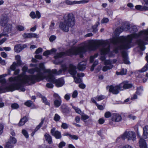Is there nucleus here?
Listing matches in <instances>:
<instances>
[{
    "label": "nucleus",
    "instance_id": "f257e3e1",
    "mask_svg": "<svg viewBox=\"0 0 148 148\" xmlns=\"http://www.w3.org/2000/svg\"><path fill=\"white\" fill-rule=\"evenodd\" d=\"M28 72L31 74H33L35 72L37 73L36 75H26L25 73H22L17 77H10L9 80L10 82H16V83L12 84L9 86H6L5 83L0 81V93L5 90L13 91L15 90H20L24 92L25 89L23 87V85L25 84L31 85L37 82H39L43 80L45 78L44 73H49V69H45L42 63L39 65V67H36L33 69H29Z\"/></svg>",
    "mask_w": 148,
    "mask_h": 148
},
{
    "label": "nucleus",
    "instance_id": "f03ea898",
    "mask_svg": "<svg viewBox=\"0 0 148 148\" xmlns=\"http://www.w3.org/2000/svg\"><path fill=\"white\" fill-rule=\"evenodd\" d=\"M127 30L130 32L134 33L131 35L128 36L127 37H119L114 38L112 39V42L114 45L117 46L115 49L116 53H117L119 51L122 49H125L130 48L133 39L134 38H137L142 36L143 38H140L136 40V42L138 45V46L142 51H144L145 49V45L147 44V41L144 38L145 30L144 31H141L138 34L135 33L137 32L138 30L136 27L133 26L131 27L130 25L126 26Z\"/></svg>",
    "mask_w": 148,
    "mask_h": 148
},
{
    "label": "nucleus",
    "instance_id": "7ed1b4c3",
    "mask_svg": "<svg viewBox=\"0 0 148 148\" xmlns=\"http://www.w3.org/2000/svg\"><path fill=\"white\" fill-rule=\"evenodd\" d=\"M101 45L102 48L101 49V53L100 60L102 61L105 60V55L109 53L110 50V46L108 43L105 41L100 42L99 45H94L91 43H88L84 46L79 47L77 49H71L65 52H60L56 53L54 58L55 59L61 58L63 56H71L72 55L79 54L80 57L82 58L83 57V54L87 50H95L98 48L99 45Z\"/></svg>",
    "mask_w": 148,
    "mask_h": 148
},
{
    "label": "nucleus",
    "instance_id": "20e7f679",
    "mask_svg": "<svg viewBox=\"0 0 148 148\" xmlns=\"http://www.w3.org/2000/svg\"><path fill=\"white\" fill-rule=\"evenodd\" d=\"M63 21L60 22V28L62 31L67 32L69 31V27H73L75 23L74 15L72 13H67L64 15Z\"/></svg>",
    "mask_w": 148,
    "mask_h": 148
},
{
    "label": "nucleus",
    "instance_id": "39448f33",
    "mask_svg": "<svg viewBox=\"0 0 148 148\" xmlns=\"http://www.w3.org/2000/svg\"><path fill=\"white\" fill-rule=\"evenodd\" d=\"M132 86V84H129L128 82L125 81L119 85L115 86L112 85L108 86L106 87V88L109 89V92H111L114 94H117L119 93V90H123L124 89H128Z\"/></svg>",
    "mask_w": 148,
    "mask_h": 148
},
{
    "label": "nucleus",
    "instance_id": "423d86ee",
    "mask_svg": "<svg viewBox=\"0 0 148 148\" xmlns=\"http://www.w3.org/2000/svg\"><path fill=\"white\" fill-rule=\"evenodd\" d=\"M121 139L125 140L127 139V140H132L134 141L136 140V135L135 133L132 131H127L126 130L124 133L121 135L117 138L116 141H119V139Z\"/></svg>",
    "mask_w": 148,
    "mask_h": 148
},
{
    "label": "nucleus",
    "instance_id": "0eeeda50",
    "mask_svg": "<svg viewBox=\"0 0 148 148\" xmlns=\"http://www.w3.org/2000/svg\"><path fill=\"white\" fill-rule=\"evenodd\" d=\"M77 67L76 66L72 64H70L69 66V68L68 72L74 78L75 82L76 83H79L82 82V81L80 78H77L75 77V75L77 73L76 71Z\"/></svg>",
    "mask_w": 148,
    "mask_h": 148
},
{
    "label": "nucleus",
    "instance_id": "6e6552de",
    "mask_svg": "<svg viewBox=\"0 0 148 148\" xmlns=\"http://www.w3.org/2000/svg\"><path fill=\"white\" fill-rule=\"evenodd\" d=\"M121 119V117L119 114H114L112 116L111 121L109 122V124L111 125H114L116 122L120 121Z\"/></svg>",
    "mask_w": 148,
    "mask_h": 148
},
{
    "label": "nucleus",
    "instance_id": "1a4fd4ad",
    "mask_svg": "<svg viewBox=\"0 0 148 148\" xmlns=\"http://www.w3.org/2000/svg\"><path fill=\"white\" fill-rule=\"evenodd\" d=\"M8 21V18L6 14H2L0 17V25L2 27L5 26Z\"/></svg>",
    "mask_w": 148,
    "mask_h": 148
},
{
    "label": "nucleus",
    "instance_id": "9d476101",
    "mask_svg": "<svg viewBox=\"0 0 148 148\" xmlns=\"http://www.w3.org/2000/svg\"><path fill=\"white\" fill-rule=\"evenodd\" d=\"M51 134L57 139H60L62 137L60 132L58 130H56V128L55 127L51 130Z\"/></svg>",
    "mask_w": 148,
    "mask_h": 148
},
{
    "label": "nucleus",
    "instance_id": "9b49d317",
    "mask_svg": "<svg viewBox=\"0 0 148 148\" xmlns=\"http://www.w3.org/2000/svg\"><path fill=\"white\" fill-rule=\"evenodd\" d=\"M104 64L105 65L102 69L103 71H107L108 70L111 69L113 67L111 62L109 60H105L104 61Z\"/></svg>",
    "mask_w": 148,
    "mask_h": 148
},
{
    "label": "nucleus",
    "instance_id": "f8f14e48",
    "mask_svg": "<svg viewBox=\"0 0 148 148\" xmlns=\"http://www.w3.org/2000/svg\"><path fill=\"white\" fill-rule=\"evenodd\" d=\"M23 35L24 37L25 38H38V36L37 34L33 33H30L28 34L25 33Z\"/></svg>",
    "mask_w": 148,
    "mask_h": 148
},
{
    "label": "nucleus",
    "instance_id": "ddd939ff",
    "mask_svg": "<svg viewBox=\"0 0 148 148\" xmlns=\"http://www.w3.org/2000/svg\"><path fill=\"white\" fill-rule=\"evenodd\" d=\"M64 83V80L62 77L59 78L58 79H56L54 83L57 87H60L62 86Z\"/></svg>",
    "mask_w": 148,
    "mask_h": 148
},
{
    "label": "nucleus",
    "instance_id": "4468645a",
    "mask_svg": "<svg viewBox=\"0 0 148 148\" xmlns=\"http://www.w3.org/2000/svg\"><path fill=\"white\" fill-rule=\"evenodd\" d=\"M122 56L123 58V60L124 63L126 64H129L130 62L128 60L127 54L126 52L123 51L122 53Z\"/></svg>",
    "mask_w": 148,
    "mask_h": 148
},
{
    "label": "nucleus",
    "instance_id": "2eb2a0df",
    "mask_svg": "<svg viewBox=\"0 0 148 148\" xmlns=\"http://www.w3.org/2000/svg\"><path fill=\"white\" fill-rule=\"evenodd\" d=\"M51 71H50V72L48 73L49 74L47 76V79L49 82L54 83L56 79H55L54 76L51 74Z\"/></svg>",
    "mask_w": 148,
    "mask_h": 148
},
{
    "label": "nucleus",
    "instance_id": "dca6fc26",
    "mask_svg": "<svg viewBox=\"0 0 148 148\" xmlns=\"http://www.w3.org/2000/svg\"><path fill=\"white\" fill-rule=\"evenodd\" d=\"M60 108L61 110L63 113L68 114L69 112V109L66 104H63L61 106Z\"/></svg>",
    "mask_w": 148,
    "mask_h": 148
},
{
    "label": "nucleus",
    "instance_id": "f3484780",
    "mask_svg": "<svg viewBox=\"0 0 148 148\" xmlns=\"http://www.w3.org/2000/svg\"><path fill=\"white\" fill-rule=\"evenodd\" d=\"M139 145L140 148H147L145 140L142 138L140 139Z\"/></svg>",
    "mask_w": 148,
    "mask_h": 148
},
{
    "label": "nucleus",
    "instance_id": "a211bd4d",
    "mask_svg": "<svg viewBox=\"0 0 148 148\" xmlns=\"http://www.w3.org/2000/svg\"><path fill=\"white\" fill-rule=\"evenodd\" d=\"M86 62H83L79 63L77 66L78 69L81 71H83L86 68Z\"/></svg>",
    "mask_w": 148,
    "mask_h": 148
},
{
    "label": "nucleus",
    "instance_id": "6ab92c4d",
    "mask_svg": "<svg viewBox=\"0 0 148 148\" xmlns=\"http://www.w3.org/2000/svg\"><path fill=\"white\" fill-rule=\"evenodd\" d=\"M28 118L26 116H24L22 118L20 119L19 123L18 124V125L19 126L23 125L28 121Z\"/></svg>",
    "mask_w": 148,
    "mask_h": 148
},
{
    "label": "nucleus",
    "instance_id": "aec40b11",
    "mask_svg": "<svg viewBox=\"0 0 148 148\" xmlns=\"http://www.w3.org/2000/svg\"><path fill=\"white\" fill-rule=\"evenodd\" d=\"M44 137L48 144H50L52 143V137L49 134L46 133L44 136Z\"/></svg>",
    "mask_w": 148,
    "mask_h": 148
},
{
    "label": "nucleus",
    "instance_id": "412c9836",
    "mask_svg": "<svg viewBox=\"0 0 148 148\" xmlns=\"http://www.w3.org/2000/svg\"><path fill=\"white\" fill-rule=\"evenodd\" d=\"M125 30H127L125 29V28L123 26H120L116 29L115 30V34L116 35H118L120 33Z\"/></svg>",
    "mask_w": 148,
    "mask_h": 148
},
{
    "label": "nucleus",
    "instance_id": "4be33fe9",
    "mask_svg": "<svg viewBox=\"0 0 148 148\" xmlns=\"http://www.w3.org/2000/svg\"><path fill=\"white\" fill-rule=\"evenodd\" d=\"M145 58L147 62L144 67L140 70V71L141 72H144L148 70V53H147Z\"/></svg>",
    "mask_w": 148,
    "mask_h": 148
},
{
    "label": "nucleus",
    "instance_id": "5701e85b",
    "mask_svg": "<svg viewBox=\"0 0 148 148\" xmlns=\"http://www.w3.org/2000/svg\"><path fill=\"white\" fill-rule=\"evenodd\" d=\"M57 51L56 49L53 48L50 50H47L44 52L43 53V55L45 56H47L49 54H51L53 53H55Z\"/></svg>",
    "mask_w": 148,
    "mask_h": 148
},
{
    "label": "nucleus",
    "instance_id": "b1692460",
    "mask_svg": "<svg viewBox=\"0 0 148 148\" xmlns=\"http://www.w3.org/2000/svg\"><path fill=\"white\" fill-rule=\"evenodd\" d=\"M23 49V48L20 44H18L14 46V50L15 52L18 53Z\"/></svg>",
    "mask_w": 148,
    "mask_h": 148
},
{
    "label": "nucleus",
    "instance_id": "393cba45",
    "mask_svg": "<svg viewBox=\"0 0 148 148\" xmlns=\"http://www.w3.org/2000/svg\"><path fill=\"white\" fill-rule=\"evenodd\" d=\"M6 25V27L4 28V31L9 33H10L12 30V25L10 24H7Z\"/></svg>",
    "mask_w": 148,
    "mask_h": 148
},
{
    "label": "nucleus",
    "instance_id": "a878e982",
    "mask_svg": "<svg viewBox=\"0 0 148 148\" xmlns=\"http://www.w3.org/2000/svg\"><path fill=\"white\" fill-rule=\"evenodd\" d=\"M143 136L145 138H148V126H145L143 129Z\"/></svg>",
    "mask_w": 148,
    "mask_h": 148
},
{
    "label": "nucleus",
    "instance_id": "bb28decb",
    "mask_svg": "<svg viewBox=\"0 0 148 148\" xmlns=\"http://www.w3.org/2000/svg\"><path fill=\"white\" fill-rule=\"evenodd\" d=\"M62 100L61 99H55L54 102V104L56 107H58L60 106Z\"/></svg>",
    "mask_w": 148,
    "mask_h": 148
},
{
    "label": "nucleus",
    "instance_id": "cd10ccee",
    "mask_svg": "<svg viewBox=\"0 0 148 148\" xmlns=\"http://www.w3.org/2000/svg\"><path fill=\"white\" fill-rule=\"evenodd\" d=\"M63 71L62 69H60L58 71H57L56 69H53L51 71V72L54 74L56 75H59L61 74Z\"/></svg>",
    "mask_w": 148,
    "mask_h": 148
},
{
    "label": "nucleus",
    "instance_id": "c85d7f7f",
    "mask_svg": "<svg viewBox=\"0 0 148 148\" xmlns=\"http://www.w3.org/2000/svg\"><path fill=\"white\" fill-rule=\"evenodd\" d=\"M8 142L11 144L14 145L16 143V140L14 137L10 136Z\"/></svg>",
    "mask_w": 148,
    "mask_h": 148
},
{
    "label": "nucleus",
    "instance_id": "c756f323",
    "mask_svg": "<svg viewBox=\"0 0 148 148\" xmlns=\"http://www.w3.org/2000/svg\"><path fill=\"white\" fill-rule=\"evenodd\" d=\"M15 58L17 60V64L19 66L21 65L22 64L21 57L19 55H17L15 56Z\"/></svg>",
    "mask_w": 148,
    "mask_h": 148
},
{
    "label": "nucleus",
    "instance_id": "7c9ffc66",
    "mask_svg": "<svg viewBox=\"0 0 148 148\" xmlns=\"http://www.w3.org/2000/svg\"><path fill=\"white\" fill-rule=\"evenodd\" d=\"M64 2L68 5H73L77 4V1H71L69 0H66L64 1Z\"/></svg>",
    "mask_w": 148,
    "mask_h": 148
},
{
    "label": "nucleus",
    "instance_id": "2f4dec72",
    "mask_svg": "<svg viewBox=\"0 0 148 148\" xmlns=\"http://www.w3.org/2000/svg\"><path fill=\"white\" fill-rule=\"evenodd\" d=\"M39 94V96L42 98V100L43 102L46 105H49V103L47 101V99L45 97L42 96L41 94Z\"/></svg>",
    "mask_w": 148,
    "mask_h": 148
},
{
    "label": "nucleus",
    "instance_id": "473e14b6",
    "mask_svg": "<svg viewBox=\"0 0 148 148\" xmlns=\"http://www.w3.org/2000/svg\"><path fill=\"white\" fill-rule=\"evenodd\" d=\"M126 69H122L119 72L117 71L116 72V74L117 75H124L126 74Z\"/></svg>",
    "mask_w": 148,
    "mask_h": 148
},
{
    "label": "nucleus",
    "instance_id": "72a5a7b5",
    "mask_svg": "<svg viewBox=\"0 0 148 148\" xmlns=\"http://www.w3.org/2000/svg\"><path fill=\"white\" fill-rule=\"evenodd\" d=\"M44 119L43 118H42L41 119V122L40 123V124L36 126V128L34 130H35V132H36L41 127L42 125L44 123Z\"/></svg>",
    "mask_w": 148,
    "mask_h": 148
},
{
    "label": "nucleus",
    "instance_id": "f704fd0d",
    "mask_svg": "<svg viewBox=\"0 0 148 148\" xmlns=\"http://www.w3.org/2000/svg\"><path fill=\"white\" fill-rule=\"evenodd\" d=\"M105 96L103 95H100L97 96L95 98V99L97 101H100L104 99L105 98Z\"/></svg>",
    "mask_w": 148,
    "mask_h": 148
},
{
    "label": "nucleus",
    "instance_id": "c9c22d12",
    "mask_svg": "<svg viewBox=\"0 0 148 148\" xmlns=\"http://www.w3.org/2000/svg\"><path fill=\"white\" fill-rule=\"evenodd\" d=\"M60 116L57 114H56L53 118L54 120L56 122L59 121L60 119Z\"/></svg>",
    "mask_w": 148,
    "mask_h": 148
},
{
    "label": "nucleus",
    "instance_id": "e433bc0d",
    "mask_svg": "<svg viewBox=\"0 0 148 148\" xmlns=\"http://www.w3.org/2000/svg\"><path fill=\"white\" fill-rule=\"evenodd\" d=\"M89 118V116L85 114H83L81 115L82 119L84 121V122L85 123L86 122V120L88 119Z\"/></svg>",
    "mask_w": 148,
    "mask_h": 148
},
{
    "label": "nucleus",
    "instance_id": "4c0bfd02",
    "mask_svg": "<svg viewBox=\"0 0 148 148\" xmlns=\"http://www.w3.org/2000/svg\"><path fill=\"white\" fill-rule=\"evenodd\" d=\"M144 6H143L140 5H137L135 6L136 9L140 11H145V10L143 9Z\"/></svg>",
    "mask_w": 148,
    "mask_h": 148
},
{
    "label": "nucleus",
    "instance_id": "58836bf2",
    "mask_svg": "<svg viewBox=\"0 0 148 148\" xmlns=\"http://www.w3.org/2000/svg\"><path fill=\"white\" fill-rule=\"evenodd\" d=\"M16 28L18 30L20 31H23L24 30V27L21 25H17L16 26Z\"/></svg>",
    "mask_w": 148,
    "mask_h": 148
},
{
    "label": "nucleus",
    "instance_id": "ea45409f",
    "mask_svg": "<svg viewBox=\"0 0 148 148\" xmlns=\"http://www.w3.org/2000/svg\"><path fill=\"white\" fill-rule=\"evenodd\" d=\"M97 23H96L92 27L93 32L94 33H96L98 30L97 27L99 24V23H97Z\"/></svg>",
    "mask_w": 148,
    "mask_h": 148
},
{
    "label": "nucleus",
    "instance_id": "a19ab883",
    "mask_svg": "<svg viewBox=\"0 0 148 148\" xmlns=\"http://www.w3.org/2000/svg\"><path fill=\"white\" fill-rule=\"evenodd\" d=\"M33 104L31 100L27 101L25 103V105L28 107H30Z\"/></svg>",
    "mask_w": 148,
    "mask_h": 148
},
{
    "label": "nucleus",
    "instance_id": "79ce46f5",
    "mask_svg": "<svg viewBox=\"0 0 148 148\" xmlns=\"http://www.w3.org/2000/svg\"><path fill=\"white\" fill-rule=\"evenodd\" d=\"M16 62H14L12 64L11 66L10 69L14 71L16 68Z\"/></svg>",
    "mask_w": 148,
    "mask_h": 148
},
{
    "label": "nucleus",
    "instance_id": "37998d69",
    "mask_svg": "<svg viewBox=\"0 0 148 148\" xmlns=\"http://www.w3.org/2000/svg\"><path fill=\"white\" fill-rule=\"evenodd\" d=\"M22 133L23 134L26 138H28L29 137L27 131L23 129L22 130Z\"/></svg>",
    "mask_w": 148,
    "mask_h": 148
},
{
    "label": "nucleus",
    "instance_id": "c03bdc74",
    "mask_svg": "<svg viewBox=\"0 0 148 148\" xmlns=\"http://www.w3.org/2000/svg\"><path fill=\"white\" fill-rule=\"evenodd\" d=\"M61 127L62 128L64 129H66L68 128L69 127V125L66 123H62Z\"/></svg>",
    "mask_w": 148,
    "mask_h": 148
},
{
    "label": "nucleus",
    "instance_id": "a18cd8bd",
    "mask_svg": "<svg viewBox=\"0 0 148 148\" xmlns=\"http://www.w3.org/2000/svg\"><path fill=\"white\" fill-rule=\"evenodd\" d=\"M12 145V144H11L10 143H9V142H8L6 143L5 147V148H12L14 146Z\"/></svg>",
    "mask_w": 148,
    "mask_h": 148
},
{
    "label": "nucleus",
    "instance_id": "49530a36",
    "mask_svg": "<svg viewBox=\"0 0 148 148\" xmlns=\"http://www.w3.org/2000/svg\"><path fill=\"white\" fill-rule=\"evenodd\" d=\"M111 116V114L110 112H107L105 113L104 114V116L106 118H108L110 117Z\"/></svg>",
    "mask_w": 148,
    "mask_h": 148
},
{
    "label": "nucleus",
    "instance_id": "de8ad7c7",
    "mask_svg": "<svg viewBox=\"0 0 148 148\" xmlns=\"http://www.w3.org/2000/svg\"><path fill=\"white\" fill-rule=\"evenodd\" d=\"M11 107L12 108L16 109L19 108V105L17 103H14L11 105Z\"/></svg>",
    "mask_w": 148,
    "mask_h": 148
},
{
    "label": "nucleus",
    "instance_id": "09e8293b",
    "mask_svg": "<svg viewBox=\"0 0 148 148\" xmlns=\"http://www.w3.org/2000/svg\"><path fill=\"white\" fill-rule=\"evenodd\" d=\"M89 0H83L79 1H77V4H79L81 3H85L88 2Z\"/></svg>",
    "mask_w": 148,
    "mask_h": 148
},
{
    "label": "nucleus",
    "instance_id": "8fccbe9b",
    "mask_svg": "<svg viewBox=\"0 0 148 148\" xmlns=\"http://www.w3.org/2000/svg\"><path fill=\"white\" fill-rule=\"evenodd\" d=\"M66 145V143L63 142H61L59 144L58 147L59 148H62L64 146Z\"/></svg>",
    "mask_w": 148,
    "mask_h": 148
},
{
    "label": "nucleus",
    "instance_id": "3c124183",
    "mask_svg": "<svg viewBox=\"0 0 148 148\" xmlns=\"http://www.w3.org/2000/svg\"><path fill=\"white\" fill-rule=\"evenodd\" d=\"M61 67L62 69H62V71H66L68 69L67 67L65 64H62L61 65Z\"/></svg>",
    "mask_w": 148,
    "mask_h": 148
},
{
    "label": "nucleus",
    "instance_id": "603ef678",
    "mask_svg": "<svg viewBox=\"0 0 148 148\" xmlns=\"http://www.w3.org/2000/svg\"><path fill=\"white\" fill-rule=\"evenodd\" d=\"M73 108L75 109L76 112L81 114L82 112L79 108L75 107H73Z\"/></svg>",
    "mask_w": 148,
    "mask_h": 148
},
{
    "label": "nucleus",
    "instance_id": "864d4df0",
    "mask_svg": "<svg viewBox=\"0 0 148 148\" xmlns=\"http://www.w3.org/2000/svg\"><path fill=\"white\" fill-rule=\"evenodd\" d=\"M78 93L77 90H75L73 91L72 95V97L73 98H76L77 95Z\"/></svg>",
    "mask_w": 148,
    "mask_h": 148
},
{
    "label": "nucleus",
    "instance_id": "5fc2aeb1",
    "mask_svg": "<svg viewBox=\"0 0 148 148\" xmlns=\"http://www.w3.org/2000/svg\"><path fill=\"white\" fill-rule=\"evenodd\" d=\"M143 90L141 87H139L137 88V90L136 92V93L138 94L139 95L140 94V92Z\"/></svg>",
    "mask_w": 148,
    "mask_h": 148
},
{
    "label": "nucleus",
    "instance_id": "6e6d98bb",
    "mask_svg": "<svg viewBox=\"0 0 148 148\" xmlns=\"http://www.w3.org/2000/svg\"><path fill=\"white\" fill-rule=\"evenodd\" d=\"M30 16L33 18L36 17V14L34 12H32L30 13Z\"/></svg>",
    "mask_w": 148,
    "mask_h": 148
},
{
    "label": "nucleus",
    "instance_id": "4d7b16f0",
    "mask_svg": "<svg viewBox=\"0 0 148 148\" xmlns=\"http://www.w3.org/2000/svg\"><path fill=\"white\" fill-rule=\"evenodd\" d=\"M109 21V19L108 18H104L101 21V23H106Z\"/></svg>",
    "mask_w": 148,
    "mask_h": 148
},
{
    "label": "nucleus",
    "instance_id": "13d9d810",
    "mask_svg": "<svg viewBox=\"0 0 148 148\" xmlns=\"http://www.w3.org/2000/svg\"><path fill=\"white\" fill-rule=\"evenodd\" d=\"M56 38V37L55 36L53 35L50 36L49 38V40L51 42L55 40Z\"/></svg>",
    "mask_w": 148,
    "mask_h": 148
},
{
    "label": "nucleus",
    "instance_id": "bf43d9fd",
    "mask_svg": "<svg viewBox=\"0 0 148 148\" xmlns=\"http://www.w3.org/2000/svg\"><path fill=\"white\" fill-rule=\"evenodd\" d=\"M0 63L2 65H5L6 64L5 60H3L1 57H0Z\"/></svg>",
    "mask_w": 148,
    "mask_h": 148
},
{
    "label": "nucleus",
    "instance_id": "052dcab7",
    "mask_svg": "<svg viewBox=\"0 0 148 148\" xmlns=\"http://www.w3.org/2000/svg\"><path fill=\"white\" fill-rule=\"evenodd\" d=\"M4 127L3 125L2 124L0 123V134H2L3 132V130Z\"/></svg>",
    "mask_w": 148,
    "mask_h": 148
},
{
    "label": "nucleus",
    "instance_id": "680f3d73",
    "mask_svg": "<svg viewBox=\"0 0 148 148\" xmlns=\"http://www.w3.org/2000/svg\"><path fill=\"white\" fill-rule=\"evenodd\" d=\"M70 138H71L73 139H75V140H77L78 139V137L75 135H71Z\"/></svg>",
    "mask_w": 148,
    "mask_h": 148
},
{
    "label": "nucleus",
    "instance_id": "e2e57ef3",
    "mask_svg": "<svg viewBox=\"0 0 148 148\" xmlns=\"http://www.w3.org/2000/svg\"><path fill=\"white\" fill-rule=\"evenodd\" d=\"M46 86L49 88H52L53 86V85L52 83H47L46 85Z\"/></svg>",
    "mask_w": 148,
    "mask_h": 148
},
{
    "label": "nucleus",
    "instance_id": "0e129e2a",
    "mask_svg": "<svg viewBox=\"0 0 148 148\" xmlns=\"http://www.w3.org/2000/svg\"><path fill=\"white\" fill-rule=\"evenodd\" d=\"M36 16L37 18H40L41 15L40 12L38 11H37L36 12Z\"/></svg>",
    "mask_w": 148,
    "mask_h": 148
},
{
    "label": "nucleus",
    "instance_id": "69168bd1",
    "mask_svg": "<svg viewBox=\"0 0 148 148\" xmlns=\"http://www.w3.org/2000/svg\"><path fill=\"white\" fill-rule=\"evenodd\" d=\"M96 106L99 110H102L104 109L103 106L99 105L98 103H96Z\"/></svg>",
    "mask_w": 148,
    "mask_h": 148
},
{
    "label": "nucleus",
    "instance_id": "338daca9",
    "mask_svg": "<svg viewBox=\"0 0 148 148\" xmlns=\"http://www.w3.org/2000/svg\"><path fill=\"white\" fill-rule=\"evenodd\" d=\"M42 49L41 48H39L38 49L35 51L36 53L37 54L40 52H42Z\"/></svg>",
    "mask_w": 148,
    "mask_h": 148
},
{
    "label": "nucleus",
    "instance_id": "774afa93",
    "mask_svg": "<svg viewBox=\"0 0 148 148\" xmlns=\"http://www.w3.org/2000/svg\"><path fill=\"white\" fill-rule=\"evenodd\" d=\"M1 56L4 58H6L7 57V54L4 52H1Z\"/></svg>",
    "mask_w": 148,
    "mask_h": 148
}]
</instances>
